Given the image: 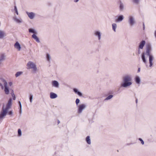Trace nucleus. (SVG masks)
<instances>
[{
  "instance_id": "26",
  "label": "nucleus",
  "mask_w": 156,
  "mask_h": 156,
  "mask_svg": "<svg viewBox=\"0 0 156 156\" xmlns=\"http://www.w3.org/2000/svg\"><path fill=\"white\" fill-rule=\"evenodd\" d=\"M23 73V72H18L16 73L15 74V76L16 77H18L19 76H20V75L22 74Z\"/></svg>"
},
{
  "instance_id": "20",
  "label": "nucleus",
  "mask_w": 156,
  "mask_h": 156,
  "mask_svg": "<svg viewBox=\"0 0 156 156\" xmlns=\"http://www.w3.org/2000/svg\"><path fill=\"white\" fill-rule=\"evenodd\" d=\"M5 56L4 54H1L0 55V62L5 59Z\"/></svg>"
},
{
  "instance_id": "39",
  "label": "nucleus",
  "mask_w": 156,
  "mask_h": 156,
  "mask_svg": "<svg viewBox=\"0 0 156 156\" xmlns=\"http://www.w3.org/2000/svg\"><path fill=\"white\" fill-rule=\"evenodd\" d=\"M0 86L1 87L2 89H3V88H4L3 86V85L1 83H0Z\"/></svg>"
},
{
  "instance_id": "8",
  "label": "nucleus",
  "mask_w": 156,
  "mask_h": 156,
  "mask_svg": "<svg viewBox=\"0 0 156 156\" xmlns=\"http://www.w3.org/2000/svg\"><path fill=\"white\" fill-rule=\"evenodd\" d=\"M26 13L27 14L28 17L30 19H33L35 16V14L33 12H26Z\"/></svg>"
},
{
  "instance_id": "10",
  "label": "nucleus",
  "mask_w": 156,
  "mask_h": 156,
  "mask_svg": "<svg viewBox=\"0 0 156 156\" xmlns=\"http://www.w3.org/2000/svg\"><path fill=\"white\" fill-rule=\"evenodd\" d=\"M6 35L7 34L5 31L0 30V39L4 38Z\"/></svg>"
},
{
  "instance_id": "36",
  "label": "nucleus",
  "mask_w": 156,
  "mask_h": 156,
  "mask_svg": "<svg viewBox=\"0 0 156 156\" xmlns=\"http://www.w3.org/2000/svg\"><path fill=\"white\" fill-rule=\"evenodd\" d=\"M13 114V112L12 111H9L8 113V114L9 115H12Z\"/></svg>"
},
{
  "instance_id": "42",
  "label": "nucleus",
  "mask_w": 156,
  "mask_h": 156,
  "mask_svg": "<svg viewBox=\"0 0 156 156\" xmlns=\"http://www.w3.org/2000/svg\"><path fill=\"white\" fill-rule=\"evenodd\" d=\"M22 108H21H21H20V114H21V113H22Z\"/></svg>"
},
{
  "instance_id": "15",
  "label": "nucleus",
  "mask_w": 156,
  "mask_h": 156,
  "mask_svg": "<svg viewBox=\"0 0 156 156\" xmlns=\"http://www.w3.org/2000/svg\"><path fill=\"white\" fill-rule=\"evenodd\" d=\"M8 110L5 108L3 110L2 112L0 115L1 118H2L3 117L6 115Z\"/></svg>"
},
{
  "instance_id": "12",
  "label": "nucleus",
  "mask_w": 156,
  "mask_h": 156,
  "mask_svg": "<svg viewBox=\"0 0 156 156\" xmlns=\"http://www.w3.org/2000/svg\"><path fill=\"white\" fill-rule=\"evenodd\" d=\"M52 86L56 88H58L59 87V83L56 80H54L51 83Z\"/></svg>"
},
{
  "instance_id": "21",
  "label": "nucleus",
  "mask_w": 156,
  "mask_h": 156,
  "mask_svg": "<svg viewBox=\"0 0 156 156\" xmlns=\"http://www.w3.org/2000/svg\"><path fill=\"white\" fill-rule=\"evenodd\" d=\"M29 32L30 33H33L34 34H37V32L36 30H35L34 29L30 28L29 29Z\"/></svg>"
},
{
  "instance_id": "47",
  "label": "nucleus",
  "mask_w": 156,
  "mask_h": 156,
  "mask_svg": "<svg viewBox=\"0 0 156 156\" xmlns=\"http://www.w3.org/2000/svg\"><path fill=\"white\" fill-rule=\"evenodd\" d=\"M136 103H137V99L136 100Z\"/></svg>"
},
{
  "instance_id": "29",
  "label": "nucleus",
  "mask_w": 156,
  "mask_h": 156,
  "mask_svg": "<svg viewBox=\"0 0 156 156\" xmlns=\"http://www.w3.org/2000/svg\"><path fill=\"white\" fill-rule=\"evenodd\" d=\"M46 58L47 60L49 62L51 59V57L48 54H47L46 55Z\"/></svg>"
},
{
  "instance_id": "44",
  "label": "nucleus",
  "mask_w": 156,
  "mask_h": 156,
  "mask_svg": "<svg viewBox=\"0 0 156 156\" xmlns=\"http://www.w3.org/2000/svg\"><path fill=\"white\" fill-rule=\"evenodd\" d=\"M79 0H74V2H77L79 1Z\"/></svg>"
},
{
  "instance_id": "16",
  "label": "nucleus",
  "mask_w": 156,
  "mask_h": 156,
  "mask_svg": "<svg viewBox=\"0 0 156 156\" xmlns=\"http://www.w3.org/2000/svg\"><path fill=\"white\" fill-rule=\"evenodd\" d=\"M57 95L53 92H51L50 94V97L51 99H55L57 97Z\"/></svg>"
},
{
  "instance_id": "4",
  "label": "nucleus",
  "mask_w": 156,
  "mask_h": 156,
  "mask_svg": "<svg viewBox=\"0 0 156 156\" xmlns=\"http://www.w3.org/2000/svg\"><path fill=\"white\" fill-rule=\"evenodd\" d=\"M128 23L131 27L133 26L136 23L135 18L133 16H129L128 17Z\"/></svg>"
},
{
  "instance_id": "1",
  "label": "nucleus",
  "mask_w": 156,
  "mask_h": 156,
  "mask_svg": "<svg viewBox=\"0 0 156 156\" xmlns=\"http://www.w3.org/2000/svg\"><path fill=\"white\" fill-rule=\"evenodd\" d=\"M152 49L151 44L150 43L147 44L146 45V52H143L141 54V58L143 62L147 66V61L145 55L149 56V61L150 64L149 66L151 67L152 66L153 63L152 62L154 59V56L151 53L152 51Z\"/></svg>"
},
{
  "instance_id": "38",
  "label": "nucleus",
  "mask_w": 156,
  "mask_h": 156,
  "mask_svg": "<svg viewBox=\"0 0 156 156\" xmlns=\"http://www.w3.org/2000/svg\"><path fill=\"white\" fill-rule=\"evenodd\" d=\"M18 103L19 105L20 108H22V105H21V102L20 101H19Z\"/></svg>"
},
{
  "instance_id": "43",
  "label": "nucleus",
  "mask_w": 156,
  "mask_h": 156,
  "mask_svg": "<svg viewBox=\"0 0 156 156\" xmlns=\"http://www.w3.org/2000/svg\"><path fill=\"white\" fill-rule=\"evenodd\" d=\"M140 71V68H139L138 69L137 72L138 73Z\"/></svg>"
},
{
  "instance_id": "34",
  "label": "nucleus",
  "mask_w": 156,
  "mask_h": 156,
  "mask_svg": "<svg viewBox=\"0 0 156 156\" xmlns=\"http://www.w3.org/2000/svg\"><path fill=\"white\" fill-rule=\"evenodd\" d=\"M138 140L141 142V143L142 145L144 144V142L141 138H139Z\"/></svg>"
},
{
  "instance_id": "9",
  "label": "nucleus",
  "mask_w": 156,
  "mask_h": 156,
  "mask_svg": "<svg viewBox=\"0 0 156 156\" xmlns=\"http://www.w3.org/2000/svg\"><path fill=\"white\" fill-rule=\"evenodd\" d=\"M12 99L10 98L8 101L7 104L6 106L5 109L8 110L9 108H10L12 105Z\"/></svg>"
},
{
  "instance_id": "37",
  "label": "nucleus",
  "mask_w": 156,
  "mask_h": 156,
  "mask_svg": "<svg viewBox=\"0 0 156 156\" xmlns=\"http://www.w3.org/2000/svg\"><path fill=\"white\" fill-rule=\"evenodd\" d=\"M139 49V48H138V54H140L141 53V51H140V49Z\"/></svg>"
},
{
  "instance_id": "41",
  "label": "nucleus",
  "mask_w": 156,
  "mask_h": 156,
  "mask_svg": "<svg viewBox=\"0 0 156 156\" xmlns=\"http://www.w3.org/2000/svg\"><path fill=\"white\" fill-rule=\"evenodd\" d=\"M9 85L10 86H11L12 85V83L11 82H9Z\"/></svg>"
},
{
  "instance_id": "45",
  "label": "nucleus",
  "mask_w": 156,
  "mask_h": 156,
  "mask_svg": "<svg viewBox=\"0 0 156 156\" xmlns=\"http://www.w3.org/2000/svg\"><path fill=\"white\" fill-rule=\"evenodd\" d=\"M154 36L155 37V38H156V30L155 31L154 33Z\"/></svg>"
},
{
  "instance_id": "27",
  "label": "nucleus",
  "mask_w": 156,
  "mask_h": 156,
  "mask_svg": "<svg viewBox=\"0 0 156 156\" xmlns=\"http://www.w3.org/2000/svg\"><path fill=\"white\" fill-rule=\"evenodd\" d=\"M11 94L12 96V97L13 98V99L14 100H15L16 99V96L15 94L14 93L13 90H12V91L11 93Z\"/></svg>"
},
{
  "instance_id": "22",
  "label": "nucleus",
  "mask_w": 156,
  "mask_h": 156,
  "mask_svg": "<svg viewBox=\"0 0 156 156\" xmlns=\"http://www.w3.org/2000/svg\"><path fill=\"white\" fill-rule=\"evenodd\" d=\"M86 141L87 142V144H91V140H90V136H87L86 139Z\"/></svg>"
},
{
  "instance_id": "32",
  "label": "nucleus",
  "mask_w": 156,
  "mask_h": 156,
  "mask_svg": "<svg viewBox=\"0 0 156 156\" xmlns=\"http://www.w3.org/2000/svg\"><path fill=\"white\" fill-rule=\"evenodd\" d=\"M14 10H15L16 13L17 14V15H18V12L16 6H14Z\"/></svg>"
},
{
  "instance_id": "48",
  "label": "nucleus",
  "mask_w": 156,
  "mask_h": 156,
  "mask_svg": "<svg viewBox=\"0 0 156 156\" xmlns=\"http://www.w3.org/2000/svg\"><path fill=\"white\" fill-rule=\"evenodd\" d=\"M116 21H117V19L115 20Z\"/></svg>"
},
{
  "instance_id": "28",
  "label": "nucleus",
  "mask_w": 156,
  "mask_h": 156,
  "mask_svg": "<svg viewBox=\"0 0 156 156\" xmlns=\"http://www.w3.org/2000/svg\"><path fill=\"white\" fill-rule=\"evenodd\" d=\"M112 29L115 32H116V24L115 23H113L112 24Z\"/></svg>"
},
{
  "instance_id": "35",
  "label": "nucleus",
  "mask_w": 156,
  "mask_h": 156,
  "mask_svg": "<svg viewBox=\"0 0 156 156\" xmlns=\"http://www.w3.org/2000/svg\"><path fill=\"white\" fill-rule=\"evenodd\" d=\"M80 101V100L78 98H77L76 100V103L77 105H78V104L79 103Z\"/></svg>"
},
{
  "instance_id": "7",
  "label": "nucleus",
  "mask_w": 156,
  "mask_h": 156,
  "mask_svg": "<svg viewBox=\"0 0 156 156\" xmlns=\"http://www.w3.org/2000/svg\"><path fill=\"white\" fill-rule=\"evenodd\" d=\"M4 82V85L5 87L4 91L6 94H9V90L7 87V83L5 80H3Z\"/></svg>"
},
{
  "instance_id": "19",
  "label": "nucleus",
  "mask_w": 156,
  "mask_h": 156,
  "mask_svg": "<svg viewBox=\"0 0 156 156\" xmlns=\"http://www.w3.org/2000/svg\"><path fill=\"white\" fill-rule=\"evenodd\" d=\"M32 37L37 42L39 43L40 42V41L39 40V38L37 37L35 34H33L32 36Z\"/></svg>"
},
{
  "instance_id": "5",
  "label": "nucleus",
  "mask_w": 156,
  "mask_h": 156,
  "mask_svg": "<svg viewBox=\"0 0 156 156\" xmlns=\"http://www.w3.org/2000/svg\"><path fill=\"white\" fill-rule=\"evenodd\" d=\"M94 35L100 41L101 39V33L99 30H95L94 31Z\"/></svg>"
},
{
  "instance_id": "30",
  "label": "nucleus",
  "mask_w": 156,
  "mask_h": 156,
  "mask_svg": "<svg viewBox=\"0 0 156 156\" xmlns=\"http://www.w3.org/2000/svg\"><path fill=\"white\" fill-rule=\"evenodd\" d=\"M18 136H20L22 135V132L20 129H18Z\"/></svg>"
},
{
  "instance_id": "13",
  "label": "nucleus",
  "mask_w": 156,
  "mask_h": 156,
  "mask_svg": "<svg viewBox=\"0 0 156 156\" xmlns=\"http://www.w3.org/2000/svg\"><path fill=\"white\" fill-rule=\"evenodd\" d=\"M13 19L15 22L17 23H21L22 22V20L21 19H18L16 16L13 17Z\"/></svg>"
},
{
  "instance_id": "25",
  "label": "nucleus",
  "mask_w": 156,
  "mask_h": 156,
  "mask_svg": "<svg viewBox=\"0 0 156 156\" xmlns=\"http://www.w3.org/2000/svg\"><path fill=\"white\" fill-rule=\"evenodd\" d=\"M113 97V95H110L106 98L104 100L107 101L111 99Z\"/></svg>"
},
{
  "instance_id": "31",
  "label": "nucleus",
  "mask_w": 156,
  "mask_h": 156,
  "mask_svg": "<svg viewBox=\"0 0 156 156\" xmlns=\"http://www.w3.org/2000/svg\"><path fill=\"white\" fill-rule=\"evenodd\" d=\"M33 98V95L32 94H30L29 96V99L30 102L32 103V99Z\"/></svg>"
},
{
  "instance_id": "2",
  "label": "nucleus",
  "mask_w": 156,
  "mask_h": 156,
  "mask_svg": "<svg viewBox=\"0 0 156 156\" xmlns=\"http://www.w3.org/2000/svg\"><path fill=\"white\" fill-rule=\"evenodd\" d=\"M132 77L131 75L130 74L125 75L122 77V82L121 84L120 88L122 87L125 88L129 87L132 84Z\"/></svg>"
},
{
  "instance_id": "23",
  "label": "nucleus",
  "mask_w": 156,
  "mask_h": 156,
  "mask_svg": "<svg viewBox=\"0 0 156 156\" xmlns=\"http://www.w3.org/2000/svg\"><path fill=\"white\" fill-rule=\"evenodd\" d=\"M124 19L123 15H120L118 16V22L122 21Z\"/></svg>"
},
{
  "instance_id": "11",
  "label": "nucleus",
  "mask_w": 156,
  "mask_h": 156,
  "mask_svg": "<svg viewBox=\"0 0 156 156\" xmlns=\"http://www.w3.org/2000/svg\"><path fill=\"white\" fill-rule=\"evenodd\" d=\"M146 43V42L144 40H143L139 43L138 48L139 49H143Z\"/></svg>"
},
{
  "instance_id": "40",
  "label": "nucleus",
  "mask_w": 156,
  "mask_h": 156,
  "mask_svg": "<svg viewBox=\"0 0 156 156\" xmlns=\"http://www.w3.org/2000/svg\"><path fill=\"white\" fill-rule=\"evenodd\" d=\"M143 30H144L145 28V25L144 23H143Z\"/></svg>"
},
{
  "instance_id": "3",
  "label": "nucleus",
  "mask_w": 156,
  "mask_h": 156,
  "mask_svg": "<svg viewBox=\"0 0 156 156\" xmlns=\"http://www.w3.org/2000/svg\"><path fill=\"white\" fill-rule=\"evenodd\" d=\"M27 69H32L34 73H36L38 69L36 64L32 62L29 61L27 63Z\"/></svg>"
},
{
  "instance_id": "17",
  "label": "nucleus",
  "mask_w": 156,
  "mask_h": 156,
  "mask_svg": "<svg viewBox=\"0 0 156 156\" xmlns=\"http://www.w3.org/2000/svg\"><path fill=\"white\" fill-rule=\"evenodd\" d=\"M135 80L136 83L138 84H140V77L138 76H136L135 78Z\"/></svg>"
},
{
  "instance_id": "46",
  "label": "nucleus",
  "mask_w": 156,
  "mask_h": 156,
  "mask_svg": "<svg viewBox=\"0 0 156 156\" xmlns=\"http://www.w3.org/2000/svg\"><path fill=\"white\" fill-rule=\"evenodd\" d=\"M60 122V121L59 120H58V124H59Z\"/></svg>"
},
{
  "instance_id": "18",
  "label": "nucleus",
  "mask_w": 156,
  "mask_h": 156,
  "mask_svg": "<svg viewBox=\"0 0 156 156\" xmlns=\"http://www.w3.org/2000/svg\"><path fill=\"white\" fill-rule=\"evenodd\" d=\"M14 47L15 48L17 49L18 51H20V45L18 42H17L14 45Z\"/></svg>"
},
{
  "instance_id": "6",
  "label": "nucleus",
  "mask_w": 156,
  "mask_h": 156,
  "mask_svg": "<svg viewBox=\"0 0 156 156\" xmlns=\"http://www.w3.org/2000/svg\"><path fill=\"white\" fill-rule=\"evenodd\" d=\"M87 107V105L85 104H81L79 105L78 106V112L79 113H81L83 111L84 109Z\"/></svg>"
},
{
  "instance_id": "14",
  "label": "nucleus",
  "mask_w": 156,
  "mask_h": 156,
  "mask_svg": "<svg viewBox=\"0 0 156 156\" xmlns=\"http://www.w3.org/2000/svg\"><path fill=\"white\" fill-rule=\"evenodd\" d=\"M73 91L76 94H78L79 96L82 97L83 96L82 94L76 88H73Z\"/></svg>"
},
{
  "instance_id": "24",
  "label": "nucleus",
  "mask_w": 156,
  "mask_h": 156,
  "mask_svg": "<svg viewBox=\"0 0 156 156\" xmlns=\"http://www.w3.org/2000/svg\"><path fill=\"white\" fill-rule=\"evenodd\" d=\"M119 9L121 11H122L124 8V5L123 3L120 1Z\"/></svg>"
},
{
  "instance_id": "33",
  "label": "nucleus",
  "mask_w": 156,
  "mask_h": 156,
  "mask_svg": "<svg viewBox=\"0 0 156 156\" xmlns=\"http://www.w3.org/2000/svg\"><path fill=\"white\" fill-rule=\"evenodd\" d=\"M133 2L136 4H138L139 2V0H133Z\"/></svg>"
}]
</instances>
